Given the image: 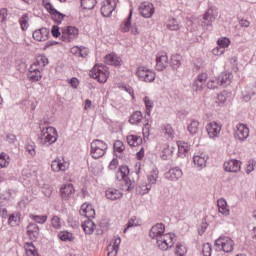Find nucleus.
Listing matches in <instances>:
<instances>
[{"label": "nucleus", "mask_w": 256, "mask_h": 256, "mask_svg": "<svg viewBox=\"0 0 256 256\" xmlns=\"http://www.w3.org/2000/svg\"><path fill=\"white\" fill-rule=\"evenodd\" d=\"M41 132L38 135V144L44 147H49L53 145V143H57V139H59V134L57 133V129L53 126H48L45 128H41Z\"/></svg>", "instance_id": "f257e3e1"}, {"label": "nucleus", "mask_w": 256, "mask_h": 256, "mask_svg": "<svg viewBox=\"0 0 256 256\" xmlns=\"http://www.w3.org/2000/svg\"><path fill=\"white\" fill-rule=\"evenodd\" d=\"M107 149H109L107 142L95 139L90 144V155L92 159H101L107 153Z\"/></svg>", "instance_id": "f03ea898"}, {"label": "nucleus", "mask_w": 256, "mask_h": 256, "mask_svg": "<svg viewBox=\"0 0 256 256\" xmlns=\"http://www.w3.org/2000/svg\"><path fill=\"white\" fill-rule=\"evenodd\" d=\"M129 166L122 165L119 167V170L116 172V179L118 181H123L124 185H122L124 191H132L135 188V185L129 179Z\"/></svg>", "instance_id": "7ed1b4c3"}, {"label": "nucleus", "mask_w": 256, "mask_h": 256, "mask_svg": "<svg viewBox=\"0 0 256 256\" xmlns=\"http://www.w3.org/2000/svg\"><path fill=\"white\" fill-rule=\"evenodd\" d=\"M175 243H177V235L173 233H166L156 240V245L160 251H169V249H173Z\"/></svg>", "instance_id": "20e7f679"}, {"label": "nucleus", "mask_w": 256, "mask_h": 256, "mask_svg": "<svg viewBox=\"0 0 256 256\" xmlns=\"http://www.w3.org/2000/svg\"><path fill=\"white\" fill-rule=\"evenodd\" d=\"M90 77L97 79L99 83H107V79H109V68L103 64L95 65L90 71Z\"/></svg>", "instance_id": "39448f33"}, {"label": "nucleus", "mask_w": 256, "mask_h": 256, "mask_svg": "<svg viewBox=\"0 0 256 256\" xmlns=\"http://www.w3.org/2000/svg\"><path fill=\"white\" fill-rule=\"evenodd\" d=\"M235 241L227 236H220L215 241V250L224 251V253H233Z\"/></svg>", "instance_id": "423d86ee"}, {"label": "nucleus", "mask_w": 256, "mask_h": 256, "mask_svg": "<svg viewBox=\"0 0 256 256\" xmlns=\"http://www.w3.org/2000/svg\"><path fill=\"white\" fill-rule=\"evenodd\" d=\"M79 37V29L75 26H65L61 28V41L73 43Z\"/></svg>", "instance_id": "0eeeda50"}, {"label": "nucleus", "mask_w": 256, "mask_h": 256, "mask_svg": "<svg viewBox=\"0 0 256 256\" xmlns=\"http://www.w3.org/2000/svg\"><path fill=\"white\" fill-rule=\"evenodd\" d=\"M42 3L46 11L51 15L52 20L55 21L57 25H61V23H63V19H65V14L55 9L49 0H43Z\"/></svg>", "instance_id": "6e6552de"}, {"label": "nucleus", "mask_w": 256, "mask_h": 256, "mask_svg": "<svg viewBox=\"0 0 256 256\" xmlns=\"http://www.w3.org/2000/svg\"><path fill=\"white\" fill-rule=\"evenodd\" d=\"M136 76L139 81H143L144 83H153V81H155V72L149 70V68L145 66L137 68Z\"/></svg>", "instance_id": "1a4fd4ad"}, {"label": "nucleus", "mask_w": 256, "mask_h": 256, "mask_svg": "<svg viewBox=\"0 0 256 256\" xmlns=\"http://www.w3.org/2000/svg\"><path fill=\"white\" fill-rule=\"evenodd\" d=\"M148 184H142L141 190L143 195L149 193L151 191L152 185H155L157 183V179H159V170L153 169L148 174Z\"/></svg>", "instance_id": "9d476101"}, {"label": "nucleus", "mask_w": 256, "mask_h": 256, "mask_svg": "<svg viewBox=\"0 0 256 256\" xmlns=\"http://www.w3.org/2000/svg\"><path fill=\"white\" fill-rule=\"evenodd\" d=\"M234 138L241 143H243V141H247L249 138V127L245 124H238L234 132Z\"/></svg>", "instance_id": "9b49d317"}, {"label": "nucleus", "mask_w": 256, "mask_h": 256, "mask_svg": "<svg viewBox=\"0 0 256 256\" xmlns=\"http://www.w3.org/2000/svg\"><path fill=\"white\" fill-rule=\"evenodd\" d=\"M165 234V224L157 223L151 227L149 237L157 241V239H160Z\"/></svg>", "instance_id": "f8f14e48"}, {"label": "nucleus", "mask_w": 256, "mask_h": 256, "mask_svg": "<svg viewBox=\"0 0 256 256\" xmlns=\"http://www.w3.org/2000/svg\"><path fill=\"white\" fill-rule=\"evenodd\" d=\"M73 195H75V188L73 187V184L62 185L60 188V197L63 201H69V199H72Z\"/></svg>", "instance_id": "ddd939ff"}, {"label": "nucleus", "mask_w": 256, "mask_h": 256, "mask_svg": "<svg viewBox=\"0 0 256 256\" xmlns=\"http://www.w3.org/2000/svg\"><path fill=\"white\" fill-rule=\"evenodd\" d=\"M117 7V0H106L105 4L101 7L100 11L103 17H111L112 13Z\"/></svg>", "instance_id": "4468645a"}, {"label": "nucleus", "mask_w": 256, "mask_h": 256, "mask_svg": "<svg viewBox=\"0 0 256 256\" xmlns=\"http://www.w3.org/2000/svg\"><path fill=\"white\" fill-rule=\"evenodd\" d=\"M206 131L210 139H215L221 135V126L217 122H210L206 125Z\"/></svg>", "instance_id": "2eb2a0df"}, {"label": "nucleus", "mask_w": 256, "mask_h": 256, "mask_svg": "<svg viewBox=\"0 0 256 256\" xmlns=\"http://www.w3.org/2000/svg\"><path fill=\"white\" fill-rule=\"evenodd\" d=\"M41 71L42 70H40L38 67L30 66L27 74L29 81H31L32 83H37V81H41L43 77V73Z\"/></svg>", "instance_id": "dca6fc26"}, {"label": "nucleus", "mask_w": 256, "mask_h": 256, "mask_svg": "<svg viewBox=\"0 0 256 256\" xmlns=\"http://www.w3.org/2000/svg\"><path fill=\"white\" fill-rule=\"evenodd\" d=\"M79 213L82 215V217H86V219L95 218V208H93V205L87 202L82 204Z\"/></svg>", "instance_id": "f3484780"}, {"label": "nucleus", "mask_w": 256, "mask_h": 256, "mask_svg": "<svg viewBox=\"0 0 256 256\" xmlns=\"http://www.w3.org/2000/svg\"><path fill=\"white\" fill-rule=\"evenodd\" d=\"M139 11L142 17H145V19H149L153 17V14L155 13V8L151 3H142L140 5Z\"/></svg>", "instance_id": "a211bd4d"}, {"label": "nucleus", "mask_w": 256, "mask_h": 256, "mask_svg": "<svg viewBox=\"0 0 256 256\" xmlns=\"http://www.w3.org/2000/svg\"><path fill=\"white\" fill-rule=\"evenodd\" d=\"M169 67V57L166 54H158L156 57V71H165Z\"/></svg>", "instance_id": "6ab92c4d"}, {"label": "nucleus", "mask_w": 256, "mask_h": 256, "mask_svg": "<svg viewBox=\"0 0 256 256\" xmlns=\"http://www.w3.org/2000/svg\"><path fill=\"white\" fill-rule=\"evenodd\" d=\"M165 177L168 181H179L183 177V170L179 167H173L165 174Z\"/></svg>", "instance_id": "aec40b11"}, {"label": "nucleus", "mask_w": 256, "mask_h": 256, "mask_svg": "<svg viewBox=\"0 0 256 256\" xmlns=\"http://www.w3.org/2000/svg\"><path fill=\"white\" fill-rule=\"evenodd\" d=\"M224 170L229 173H238V171H241V161L229 160L228 162H225Z\"/></svg>", "instance_id": "412c9836"}, {"label": "nucleus", "mask_w": 256, "mask_h": 256, "mask_svg": "<svg viewBox=\"0 0 256 256\" xmlns=\"http://www.w3.org/2000/svg\"><path fill=\"white\" fill-rule=\"evenodd\" d=\"M50 31L48 28H40L35 30L32 37L35 41H47L49 39Z\"/></svg>", "instance_id": "4be33fe9"}, {"label": "nucleus", "mask_w": 256, "mask_h": 256, "mask_svg": "<svg viewBox=\"0 0 256 256\" xmlns=\"http://www.w3.org/2000/svg\"><path fill=\"white\" fill-rule=\"evenodd\" d=\"M27 235L30 241H36L39 239V226L35 223H30L27 228Z\"/></svg>", "instance_id": "5701e85b"}, {"label": "nucleus", "mask_w": 256, "mask_h": 256, "mask_svg": "<svg viewBox=\"0 0 256 256\" xmlns=\"http://www.w3.org/2000/svg\"><path fill=\"white\" fill-rule=\"evenodd\" d=\"M105 195L109 201H117V199H121L123 197V192L117 188H108L105 191Z\"/></svg>", "instance_id": "b1692460"}, {"label": "nucleus", "mask_w": 256, "mask_h": 256, "mask_svg": "<svg viewBox=\"0 0 256 256\" xmlns=\"http://www.w3.org/2000/svg\"><path fill=\"white\" fill-rule=\"evenodd\" d=\"M255 95H256L255 85L247 86L242 92V97L246 103H249V101H251V98L255 97Z\"/></svg>", "instance_id": "393cba45"}, {"label": "nucleus", "mask_w": 256, "mask_h": 256, "mask_svg": "<svg viewBox=\"0 0 256 256\" xmlns=\"http://www.w3.org/2000/svg\"><path fill=\"white\" fill-rule=\"evenodd\" d=\"M217 84L220 85V87H227L228 85H231V74L227 72H222L217 78H216Z\"/></svg>", "instance_id": "a878e982"}, {"label": "nucleus", "mask_w": 256, "mask_h": 256, "mask_svg": "<svg viewBox=\"0 0 256 256\" xmlns=\"http://www.w3.org/2000/svg\"><path fill=\"white\" fill-rule=\"evenodd\" d=\"M207 159V155L205 154L195 155L193 157V163L198 169H204L207 166Z\"/></svg>", "instance_id": "bb28decb"}, {"label": "nucleus", "mask_w": 256, "mask_h": 256, "mask_svg": "<svg viewBox=\"0 0 256 256\" xmlns=\"http://www.w3.org/2000/svg\"><path fill=\"white\" fill-rule=\"evenodd\" d=\"M49 65V58L45 55L38 56L32 67H37L40 71H43V67Z\"/></svg>", "instance_id": "cd10ccee"}, {"label": "nucleus", "mask_w": 256, "mask_h": 256, "mask_svg": "<svg viewBox=\"0 0 256 256\" xmlns=\"http://www.w3.org/2000/svg\"><path fill=\"white\" fill-rule=\"evenodd\" d=\"M82 229L86 235H93L95 232V222L93 220L88 219L82 223Z\"/></svg>", "instance_id": "c85d7f7f"}, {"label": "nucleus", "mask_w": 256, "mask_h": 256, "mask_svg": "<svg viewBox=\"0 0 256 256\" xmlns=\"http://www.w3.org/2000/svg\"><path fill=\"white\" fill-rule=\"evenodd\" d=\"M104 63L106 65H113L114 67H119L121 65V61H119V57L115 54H108L104 57Z\"/></svg>", "instance_id": "c756f323"}, {"label": "nucleus", "mask_w": 256, "mask_h": 256, "mask_svg": "<svg viewBox=\"0 0 256 256\" xmlns=\"http://www.w3.org/2000/svg\"><path fill=\"white\" fill-rule=\"evenodd\" d=\"M132 19H133V10H130L128 17L120 26V31H122V33H129V31H131Z\"/></svg>", "instance_id": "7c9ffc66"}, {"label": "nucleus", "mask_w": 256, "mask_h": 256, "mask_svg": "<svg viewBox=\"0 0 256 256\" xmlns=\"http://www.w3.org/2000/svg\"><path fill=\"white\" fill-rule=\"evenodd\" d=\"M126 139L130 147H139L143 143V138L137 135H128Z\"/></svg>", "instance_id": "2f4dec72"}, {"label": "nucleus", "mask_w": 256, "mask_h": 256, "mask_svg": "<svg viewBox=\"0 0 256 256\" xmlns=\"http://www.w3.org/2000/svg\"><path fill=\"white\" fill-rule=\"evenodd\" d=\"M218 211L222 215H225V217H228L230 211L229 208H227V201L223 198L218 199L217 201Z\"/></svg>", "instance_id": "473e14b6"}, {"label": "nucleus", "mask_w": 256, "mask_h": 256, "mask_svg": "<svg viewBox=\"0 0 256 256\" xmlns=\"http://www.w3.org/2000/svg\"><path fill=\"white\" fill-rule=\"evenodd\" d=\"M166 27L169 31H179V29H181V22L176 18H169Z\"/></svg>", "instance_id": "72a5a7b5"}, {"label": "nucleus", "mask_w": 256, "mask_h": 256, "mask_svg": "<svg viewBox=\"0 0 256 256\" xmlns=\"http://www.w3.org/2000/svg\"><path fill=\"white\" fill-rule=\"evenodd\" d=\"M24 249L27 256H39V252L37 251V248L35 247L33 242H26L24 244Z\"/></svg>", "instance_id": "f704fd0d"}, {"label": "nucleus", "mask_w": 256, "mask_h": 256, "mask_svg": "<svg viewBox=\"0 0 256 256\" xmlns=\"http://www.w3.org/2000/svg\"><path fill=\"white\" fill-rule=\"evenodd\" d=\"M203 20H204V25H207V27L211 26L213 21H215V14L213 13V9H208L205 12L203 16Z\"/></svg>", "instance_id": "c9c22d12"}, {"label": "nucleus", "mask_w": 256, "mask_h": 256, "mask_svg": "<svg viewBox=\"0 0 256 256\" xmlns=\"http://www.w3.org/2000/svg\"><path fill=\"white\" fill-rule=\"evenodd\" d=\"M51 169L55 173H59V171H66L67 165H65V163H62L61 160H54L52 161Z\"/></svg>", "instance_id": "e433bc0d"}, {"label": "nucleus", "mask_w": 256, "mask_h": 256, "mask_svg": "<svg viewBox=\"0 0 256 256\" xmlns=\"http://www.w3.org/2000/svg\"><path fill=\"white\" fill-rule=\"evenodd\" d=\"M144 104L146 107L145 113H146V119L149 121V117H151V111H153V102L151 101V98L149 96L144 97Z\"/></svg>", "instance_id": "4c0bfd02"}, {"label": "nucleus", "mask_w": 256, "mask_h": 256, "mask_svg": "<svg viewBox=\"0 0 256 256\" xmlns=\"http://www.w3.org/2000/svg\"><path fill=\"white\" fill-rule=\"evenodd\" d=\"M177 146L179 155H185L186 153H189V150L191 149L189 143L184 141H178Z\"/></svg>", "instance_id": "58836bf2"}, {"label": "nucleus", "mask_w": 256, "mask_h": 256, "mask_svg": "<svg viewBox=\"0 0 256 256\" xmlns=\"http://www.w3.org/2000/svg\"><path fill=\"white\" fill-rule=\"evenodd\" d=\"M80 5L82 9L91 11V9H95V5H97V0H80Z\"/></svg>", "instance_id": "ea45409f"}, {"label": "nucleus", "mask_w": 256, "mask_h": 256, "mask_svg": "<svg viewBox=\"0 0 256 256\" xmlns=\"http://www.w3.org/2000/svg\"><path fill=\"white\" fill-rule=\"evenodd\" d=\"M190 135H197L199 133V121L191 120L187 127Z\"/></svg>", "instance_id": "a19ab883"}, {"label": "nucleus", "mask_w": 256, "mask_h": 256, "mask_svg": "<svg viewBox=\"0 0 256 256\" xmlns=\"http://www.w3.org/2000/svg\"><path fill=\"white\" fill-rule=\"evenodd\" d=\"M142 119L143 114L141 113V111H136L130 116L129 123H131V125H137V123H141Z\"/></svg>", "instance_id": "79ce46f5"}, {"label": "nucleus", "mask_w": 256, "mask_h": 256, "mask_svg": "<svg viewBox=\"0 0 256 256\" xmlns=\"http://www.w3.org/2000/svg\"><path fill=\"white\" fill-rule=\"evenodd\" d=\"M21 223V219L19 218V214H11L8 218V225L11 227H17Z\"/></svg>", "instance_id": "37998d69"}, {"label": "nucleus", "mask_w": 256, "mask_h": 256, "mask_svg": "<svg viewBox=\"0 0 256 256\" xmlns=\"http://www.w3.org/2000/svg\"><path fill=\"white\" fill-rule=\"evenodd\" d=\"M19 21L22 31H27L29 28V14H23Z\"/></svg>", "instance_id": "c03bdc74"}, {"label": "nucleus", "mask_w": 256, "mask_h": 256, "mask_svg": "<svg viewBox=\"0 0 256 256\" xmlns=\"http://www.w3.org/2000/svg\"><path fill=\"white\" fill-rule=\"evenodd\" d=\"M175 255H177V256L187 255V246H185L184 244L178 243L176 245Z\"/></svg>", "instance_id": "a18cd8bd"}, {"label": "nucleus", "mask_w": 256, "mask_h": 256, "mask_svg": "<svg viewBox=\"0 0 256 256\" xmlns=\"http://www.w3.org/2000/svg\"><path fill=\"white\" fill-rule=\"evenodd\" d=\"M114 153H123L125 151V144L121 140H117L113 145Z\"/></svg>", "instance_id": "49530a36"}, {"label": "nucleus", "mask_w": 256, "mask_h": 256, "mask_svg": "<svg viewBox=\"0 0 256 256\" xmlns=\"http://www.w3.org/2000/svg\"><path fill=\"white\" fill-rule=\"evenodd\" d=\"M217 45H218V47H220L221 49H224V51H225V48L229 47V45H231V40H229V38H227V37L220 38L217 40Z\"/></svg>", "instance_id": "de8ad7c7"}, {"label": "nucleus", "mask_w": 256, "mask_h": 256, "mask_svg": "<svg viewBox=\"0 0 256 256\" xmlns=\"http://www.w3.org/2000/svg\"><path fill=\"white\" fill-rule=\"evenodd\" d=\"M172 69H179L181 67V56L176 55L171 58Z\"/></svg>", "instance_id": "09e8293b"}, {"label": "nucleus", "mask_w": 256, "mask_h": 256, "mask_svg": "<svg viewBox=\"0 0 256 256\" xmlns=\"http://www.w3.org/2000/svg\"><path fill=\"white\" fill-rule=\"evenodd\" d=\"M30 218H32L33 221H35V223H40L41 225H43V223L47 222V216L46 215H30Z\"/></svg>", "instance_id": "8fccbe9b"}, {"label": "nucleus", "mask_w": 256, "mask_h": 256, "mask_svg": "<svg viewBox=\"0 0 256 256\" xmlns=\"http://www.w3.org/2000/svg\"><path fill=\"white\" fill-rule=\"evenodd\" d=\"M9 156L5 153L0 154V169H3L9 165Z\"/></svg>", "instance_id": "3c124183"}, {"label": "nucleus", "mask_w": 256, "mask_h": 256, "mask_svg": "<svg viewBox=\"0 0 256 256\" xmlns=\"http://www.w3.org/2000/svg\"><path fill=\"white\" fill-rule=\"evenodd\" d=\"M256 167V161L253 159H250L246 164V173L249 175V173H253L255 171Z\"/></svg>", "instance_id": "603ef678"}, {"label": "nucleus", "mask_w": 256, "mask_h": 256, "mask_svg": "<svg viewBox=\"0 0 256 256\" xmlns=\"http://www.w3.org/2000/svg\"><path fill=\"white\" fill-rule=\"evenodd\" d=\"M216 103H218V105H223L224 103H227V92H222L218 94Z\"/></svg>", "instance_id": "864d4df0"}, {"label": "nucleus", "mask_w": 256, "mask_h": 256, "mask_svg": "<svg viewBox=\"0 0 256 256\" xmlns=\"http://www.w3.org/2000/svg\"><path fill=\"white\" fill-rule=\"evenodd\" d=\"M25 149L29 153V155H31V157H35L37 153L35 152V143L32 142V143L26 144Z\"/></svg>", "instance_id": "5fc2aeb1"}, {"label": "nucleus", "mask_w": 256, "mask_h": 256, "mask_svg": "<svg viewBox=\"0 0 256 256\" xmlns=\"http://www.w3.org/2000/svg\"><path fill=\"white\" fill-rule=\"evenodd\" d=\"M51 223L54 229H61V219L58 216H54Z\"/></svg>", "instance_id": "6e6d98bb"}, {"label": "nucleus", "mask_w": 256, "mask_h": 256, "mask_svg": "<svg viewBox=\"0 0 256 256\" xmlns=\"http://www.w3.org/2000/svg\"><path fill=\"white\" fill-rule=\"evenodd\" d=\"M211 251H212V248L210 243H206L203 245L202 253L204 256H211Z\"/></svg>", "instance_id": "4d7b16f0"}, {"label": "nucleus", "mask_w": 256, "mask_h": 256, "mask_svg": "<svg viewBox=\"0 0 256 256\" xmlns=\"http://www.w3.org/2000/svg\"><path fill=\"white\" fill-rule=\"evenodd\" d=\"M135 219L137 217H132L126 224V228L124 229V233H127V230L131 229V227H137V224H135Z\"/></svg>", "instance_id": "13d9d810"}, {"label": "nucleus", "mask_w": 256, "mask_h": 256, "mask_svg": "<svg viewBox=\"0 0 256 256\" xmlns=\"http://www.w3.org/2000/svg\"><path fill=\"white\" fill-rule=\"evenodd\" d=\"M7 8L0 9V23L7 21Z\"/></svg>", "instance_id": "bf43d9fd"}, {"label": "nucleus", "mask_w": 256, "mask_h": 256, "mask_svg": "<svg viewBox=\"0 0 256 256\" xmlns=\"http://www.w3.org/2000/svg\"><path fill=\"white\" fill-rule=\"evenodd\" d=\"M117 165H119V160L117 158H113L108 166L110 171H115L117 169Z\"/></svg>", "instance_id": "052dcab7"}, {"label": "nucleus", "mask_w": 256, "mask_h": 256, "mask_svg": "<svg viewBox=\"0 0 256 256\" xmlns=\"http://www.w3.org/2000/svg\"><path fill=\"white\" fill-rule=\"evenodd\" d=\"M52 35L57 39V37H61V30L59 26L54 25L51 30Z\"/></svg>", "instance_id": "680f3d73"}, {"label": "nucleus", "mask_w": 256, "mask_h": 256, "mask_svg": "<svg viewBox=\"0 0 256 256\" xmlns=\"http://www.w3.org/2000/svg\"><path fill=\"white\" fill-rule=\"evenodd\" d=\"M121 245V237H116L112 240L111 247L119 250V246Z\"/></svg>", "instance_id": "e2e57ef3"}, {"label": "nucleus", "mask_w": 256, "mask_h": 256, "mask_svg": "<svg viewBox=\"0 0 256 256\" xmlns=\"http://www.w3.org/2000/svg\"><path fill=\"white\" fill-rule=\"evenodd\" d=\"M203 82H199L198 80H195L193 82V90L194 91H202L203 90Z\"/></svg>", "instance_id": "0e129e2a"}, {"label": "nucleus", "mask_w": 256, "mask_h": 256, "mask_svg": "<svg viewBox=\"0 0 256 256\" xmlns=\"http://www.w3.org/2000/svg\"><path fill=\"white\" fill-rule=\"evenodd\" d=\"M212 53L213 55H216V56L223 55V53H225V48H221V46H217L212 50Z\"/></svg>", "instance_id": "69168bd1"}, {"label": "nucleus", "mask_w": 256, "mask_h": 256, "mask_svg": "<svg viewBox=\"0 0 256 256\" xmlns=\"http://www.w3.org/2000/svg\"><path fill=\"white\" fill-rule=\"evenodd\" d=\"M107 251H108V256H117V253H119V250L111 247V244L108 246Z\"/></svg>", "instance_id": "338daca9"}, {"label": "nucleus", "mask_w": 256, "mask_h": 256, "mask_svg": "<svg viewBox=\"0 0 256 256\" xmlns=\"http://www.w3.org/2000/svg\"><path fill=\"white\" fill-rule=\"evenodd\" d=\"M218 85L219 84L217 83V80H210L209 82H207L208 89H217Z\"/></svg>", "instance_id": "774afa93"}]
</instances>
